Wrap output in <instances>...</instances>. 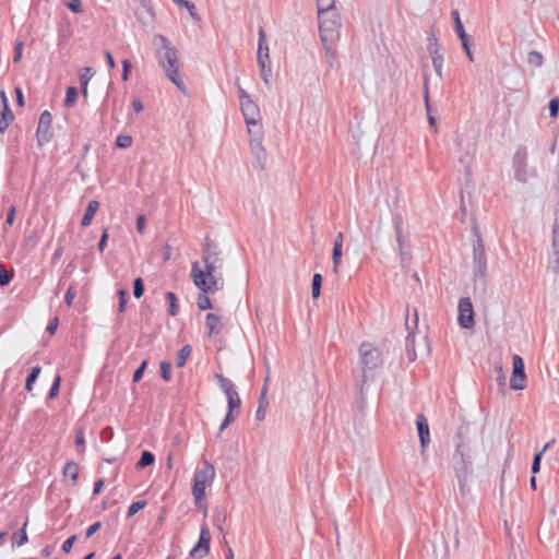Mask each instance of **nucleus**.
<instances>
[{"instance_id": "49", "label": "nucleus", "mask_w": 559, "mask_h": 559, "mask_svg": "<svg viewBox=\"0 0 559 559\" xmlns=\"http://www.w3.org/2000/svg\"><path fill=\"white\" fill-rule=\"evenodd\" d=\"M74 443L78 449H80V452H84L85 450V435H84V428L79 427L75 431V439Z\"/></svg>"}, {"instance_id": "34", "label": "nucleus", "mask_w": 559, "mask_h": 559, "mask_svg": "<svg viewBox=\"0 0 559 559\" xmlns=\"http://www.w3.org/2000/svg\"><path fill=\"white\" fill-rule=\"evenodd\" d=\"M406 354L409 361L416 360L415 337L412 330H409V334L406 336Z\"/></svg>"}, {"instance_id": "56", "label": "nucleus", "mask_w": 559, "mask_h": 559, "mask_svg": "<svg viewBox=\"0 0 559 559\" xmlns=\"http://www.w3.org/2000/svg\"><path fill=\"white\" fill-rule=\"evenodd\" d=\"M235 86L237 88V95H238V99H239V104L240 105L242 103H245V100L252 99L251 96L241 87V85L239 83V79H236Z\"/></svg>"}, {"instance_id": "44", "label": "nucleus", "mask_w": 559, "mask_h": 559, "mask_svg": "<svg viewBox=\"0 0 559 559\" xmlns=\"http://www.w3.org/2000/svg\"><path fill=\"white\" fill-rule=\"evenodd\" d=\"M527 62L535 67H542L544 63V57L539 51L532 50L527 55Z\"/></svg>"}, {"instance_id": "14", "label": "nucleus", "mask_w": 559, "mask_h": 559, "mask_svg": "<svg viewBox=\"0 0 559 559\" xmlns=\"http://www.w3.org/2000/svg\"><path fill=\"white\" fill-rule=\"evenodd\" d=\"M195 286L200 290L198 298H197V306H198L199 310L204 311V310L213 309V304H212L209 295L218 292L221 288L215 287V283H213V282H212V285L202 286L199 284Z\"/></svg>"}, {"instance_id": "2", "label": "nucleus", "mask_w": 559, "mask_h": 559, "mask_svg": "<svg viewBox=\"0 0 559 559\" xmlns=\"http://www.w3.org/2000/svg\"><path fill=\"white\" fill-rule=\"evenodd\" d=\"M155 39H159L164 51H157L156 56L166 78L180 90L186 93V84L179 74V59L177 49L170 44L169 39L164 35H156Z\"/></svg>"}, {"instance_id": "47", "label": "nucleus", "mask_w": 559, "mask_h": 559, "mask_svg": "<svg viewBox=\"0 0 559 559\" xmlns=\"http://www.w3.org/2000/svg\"><path fill=\"white\" fill-rule=\"evenodd\" d=\"M215 378L217 379L218 385L222 391H229L231 389H235V384L233 381L226 377H224L221 373H216Z\"/></svg>"}, {"instance_id": "63", "label": "nucleus", "mask_w": 559, "mask_h": 559, "mask_svg": "<svg viewBox=\"0 0 559 559\" xmlns=\"http://www.w3.org/2000/svg\"><path fill=\"white\" fill-rule=\"evenodd\" d=\"M179 5L185 7L189 11V14L193 20L200 21V16L197 13V8L192 2L185 0V3H180Z\"/></svg>"}, {"instance_id": "62", "label": "nucleus", "mask_w": 559, "mask_h": 559, "mask_svg": "<svg viewBox=\"0 0 559 559\" xmlns=\"http://www.w3.org/2000/svg\"><path fill=\"white\" fill-rule=\"evenodd\" d=\"M495 371L497 373L496 381L498 385L503 390L506 386V376L501 365L496 366Z\"/></svg>"}, {"instance_id": "16", "label": "nucleus", "mask_w": 559, "mask_h": 559, "mask_svg": "<svg viewBox=\"0 0 559 559\" xmlns=\"http://www.w3.org/2000/svg\"><path fill=\"white\" fill-rule=\"evenodd\" d=\"M415 424H416V428H417L420 448H421V451L424 452L426 450V448L428 447V444L430 443L429 424L424 414H418L416 416Z\"/></svg>"}, {"instance_id": "40", "label": "nucleus", "mask_w": 559, "mask_h": 559, "mask_svg": "<svg viewBox=\"0 0 559 559\" xmlns=\"http://www.w3.org/2000/svg\"><path fill=\"white\" fill-rule=\"evenodd\" d=\"M145 506H146V500H138V501L132 502L128 508L126 518L130 519V518L134 516L139 511L144 509Z\"/></svg>"}, {"instance_id": "8", "label": "nucleus", "mask_w": 559, "mask_h": 559, "mask_svg": "<svg viewBox=\"0 0 559 559\" xmlns=\"http://www.w3.org/2000/svg\"><path fill=\"white\" fill-rule=\"evenodd\" d=\"M215 478L214 465L204 460L201 468H197L193 474L191 492L194 499L200 501L205 498V489L207 485H211Z\"/></svg>"}, {"instance_id": "43", "label": "nucleus", "mask_w": 559, "mask_h": 559, "mask_svg": "<svg viewBox=\"0 0 559 559\" xmlns=\"http://www.w3.org/2000/svg\"><path fill=\"white\" fill-rule=\"evenodd\" d=\"M240 405H241V400H240L239 394L238 393L236 395L229 394V399H227V411L231 412V413L237 411V414H238Z\"/></svg>"}, {"instance_id": "3", "label": "nucleus", "mask_w": 559, "mask_h": 559, "mask_svg": "<svg viewBox=\"0 0 559 559\" xmlns=\"http://www.w3.org/2000/svg\"><path fill=\"white\" fill-rule=\"evenodd\" d=\"M319 36L325 53L333 58L331 44H333L340 35L342 26L341 15L335 7L326 9L324 12H318Z\"/></svg>"}, {"instance_id": "35", "label": "nucleus", "mask_w": 559, "mask_h": 559, "mask_svg": "<svg viewBox=\"0 0 559 559\" xmlns=\"http://www.w3.org/2000/svg\"><path fill=\"white\" fill-rule=\"evenodd\" d=\"M62 378L59 373H57L52 380V383L50 385V389L47 394V400H55L60 391Z\"/></svg>"}, {"instance_id": "30", "label": "nucleus", "mask_w": 559, "mask_h": 559, "mask_svg": "<svg viewBox=\"0 0 559 559\" xmlns=\"http://www.w3.org/2000/svg\"><path fill=\"white\" fill-rule=\"evenodd\" d=\"M40 372H41L40 366H35L31 369V371L28 372V374L25 379V390L27 392L31 393L33 391V386H34L36 380L38 379Z\"/></svg>"}, {"instance_id": "64", "label": "nucleus", "mask_w": 559, "mask_h": 559, "mask_svg": "<svg viewBox=\"0 0 559 559\" xmlns=\"http://www.w3.org/2000/svg\"><path fill=\"white\" fill-rule=\"evenodd\" d=\"M146 222H147L146 216L144 214H139L136 216L135 228L139 234H144L145 228H146Z\"/></svg>"}, {"instance_id": "59", "label": "nucleus", "mask_w": 559, "mask_h": 559, "mask_svg": "<svg viewBox=\"0 0 559 559\" xmlns=\"http://www.w3.org/2000/svg\"><path fill=\"white\" fill-rule=\"evenodd\" d=\"M542 457H543V452H537V453L534 454L533 462H532V467H531L533 475H536L537 473H539L540 464H542Z\"/></svg>"}, {"instance_id": "37", "label": "nucleus", "mask_w": 559, "mask_h": 559, "mask_svg": "<svg viewBox=\"0 0 559 559\" xmlns=\"http://www.w3.org/2000/svg\"><path fill=\"white\" fill-rule=\"evenodd\" d=\"M430 48H431V51L432 50H441L442 49L441 45L439 43V39L437 37L436 27L435 26L431 27L430 34L427 37V50L430 51Z\"/></svg>"}, {"instance_id": "4", "label": "nucleus", "mask_w": 559, "mask_h": 559, "mask_svg": "<svg viewBox=\"0 0 559 559\" xmlns=\"http://www.w3.org/2000/svg\"><path fill=\"white\" fill-rule=\"evenodd\" d=\"M473 233L475 235V240L473 242L474 289L476 290L481 286L483 290H485L487 276V255L485 243L477 226L473 228Z\"/></svg>"}, {"instance_id": "25", "label": "nucleus", "mask_w": 559, "mask_h": 559, "mask_svg": "<svg viewBox=\"0 0 559 559\" xmlns=\"http://www.w3.org/2000/svg\"><path fill=\"white\" fill-rule=\"evenodd\" d=\"M154 463H155L154 453H152L148 450H143L141 452L140 459L135 463V468L143 469V468L154 465Z\"/></svg>"}, {"instance_id": "61", "label": "nucleus", "mask_w": 559, "mask_h": 559, "mask_svg": "<svg viewBox=\"0 0 559 559\" xmlns=\"http://www.w3.org/2000/svg\"><path fill=\"white\" fill-rule=\"evenodd\" d=\"M67 8L73 13H82L83 5L81 0H69L66 3Z\"/></svg>"}, {"instance_id": "54", "label": "nucleus", "mask_w": 559, "mask_h": 559, "mask_svg": "<svg viewBox=\"0 0 559 559\" xmlns=\"http://www.w3.org/2000/svg\"><path fill=\"white\" fill-rule=\"evenodd\" d=\"M342 248L341 246H333L332 250V261H333V269L336 271L342 259Z\"/></svg>"}, {"instance_id": "6", "label": "nucleus", "mask_w": 559, "mask_h": 559, "mask_svg": "<svg viewBox=\"0 0 559 559\" xmlns=\"http://www.w3.org/2000/svg\"><path fill=\"white\" fill-rule=\"evenodd\" d=\"M360 366H361V380L360 391H362L365 383L369 379H373V371L381 367L383 364L381 352L373 347L370 343L362 342L359 346Z\"/></svg>"}, {"instance_id": "29", "label": "nucleus", "mask_w": 559, "mask_h": 559, "mask_svg": "<svg viewBox=\"0 0 559 559\" xmlns=\"http://www.w3.org/2000/svg\"><path fill=\"white\" fill-rule=\"evenodd\" d=\"M78 97H79L78 88L75 86H68L66 88V97L63 100V106L66 108L73 107L78 102Z\"/></svg>"}, {"instance_id": "22", "label": "nucleus", "mask_w": 559, "mask_h": 559, "mask_svg": "<svg viewBox=\"0 0 559 559\" xmlns=\"http://www.w3.org/2000/svg\"><path fill=\"white\" fill-rule=\"evenodd\" d=\"M99 209V202L96 200H92L88 202L84 215L81 219V226L82 227H88L93 221L94 215Z\"/></svg>"}, {"instance_id": "57", "label": "nucleus", "mask_w": 559, "mask_h": 559, "mask_svg": "<svg viewBox=\"0 0 559 559\" xmlns=\"http://www.w3.org/2000/svg\"><path fill=\"white\" fill-rule=\"evenodd\" d=\"M549 116L551 118H557L559 115V98L554 97L548 103Z\"/></svg>"}, {"instance_id": "42", "label": "nucleus", "mask_w": 559, "mask_h": 559, "mask_svg": "<svg viewBox=\"0 0 559 559\" xmlns=\"http://www.w3.org/2000/svg\"><path fill=\"white\" fill-rule=\"evenodd\" d=\"M133 139L129 134H119L116 138L115 146L118 148H128L132 145Z\"/></svg>"}, {"instance_id": "15", "label": "nucleus", "mask_w": 559, "mask_h": 559, "mask_svg": "<svg viewBox=\"0 0 559 559\" xmlns=\"http://www.w3.org/2000/svg\"><path fill=\"white\" fill-rule=\"evenodd\" d=\"M207 259L211 262L223 264L222 251L217 243L211 240L209 236L204 238L202 245V261H206Z\"/></svg>"}, {"instance_id": "33", "label": "nucleus", "mask_w": 559, "mask_h": 559, "mask_svg": "<svg viewBox=\"0 0 559 559\" xmlns=\"http://www.w3.org/2000/svg\"><path fill=\"white\" fill-rule=\"evenodd\" d=\"M192 347L191 345L187 344L183 345L177 353L176 357V366L178 368H181L186 365L188 357L191 355Z\"/></svg>"}, {"instance_id": "36", "label": "nucleus", "mask_w": 559, "mask_h": 559, "mask_svg": "<svg viewBox=\"0 0 559 559\" xmlns=\"http://www.w3.org/2000/svg\"><path fill=\"white\" fill-rule=\"evenodd\" d=\"M14 272L7 270L5 265L0 263V287L8 286L13 280Z\"/></svg>"}, {"instance_id": "18", "label": "nucleus", "mask_w": 559, "mask_h": 559, "mask_svg": "<svg viewBox=\"0 0 559 559\" xmlns=\"http://www.w3.org/2000/svg\"><path fill=\"white\" fill-rule=\"evenodd\" d=\"M205 328L210 337L219 334L223 330L222 317L216 313L209 312L205 317Z\"/></svg>"}, {"instance_id": "28", "label": "nucleus", "mask_w": 559, "mask_h": 559, "mask_svg": "<svg viewBox=\"0 0 559 559\" xmlns=\"http://www.w3.org/2000/svg\"><path fill=\"white\" fill-rule=\"evenodd\" d=\"M165 299L168 304V313L171 317H175L179 313V300L177 295L173 292H167L165 294Z\"/></svg>"}, {"instance_id": "5", "label": "nucleus", "mask_w": 559, "mask_h": 559, "mask_svg": "<svg viewBox=\"0 0 559 559\" xmlns=\"http://www.w3.org/2000/svg\"><path fill=\"white\" fill-rule=\"evenodd\" d=\"M204 267L201 269L199 262H192L190 276L193 281L194 285H212V282L215 283V287L223 288V277L219 273V270L223 267V264H218L215 262L202 261Z\"/></svg>"}, {"instance_id": "53", "label": "nucleus", "mask_w": 559, "mask_h": 559, "mask_svg": "<svg viewBox=\"0 0 559 559\" xmlns=\"http://www.w3.org/2000/svg\"><path fill=\"white\" fill-rule=\"evenodd\" d=\"M552 253L555 255V262L557 264V267H559V236L557 235V229H554L552 235Z\"/></svg>"}, {"instance_id": "1", "label": "nucleus", "mask_w": 559, "mask_h": 559, "mask_svg": "<svg viewBox=\"0 0 559 559\" xmlns=\"http://www.w3.org/2000/svg\"><path fill=\"white\" fill-rule=\"evenodd\" d=\"M240 109L247 124L250 150L255 157L259 168H264L266 159V152L262 145L263 141V127L261 122V114L259 106L252 100H245L240 105Z\"/></svg>"}, {"instance_id": "12", "label": "nucleus", "mask_w": 559, "mask_h": 559, "mask_svg": "<svg viewBox=\"0 0 559 559\" xmlns=\"http://www.w3.org/2000/svg\"><path fill=\"white\" fill-rule=\"evenodd\" d=\"M512 166H513V169H514V178L519 182L525 183L527 181V179H528L527 171H526V168H527V151H526L525 146H520L515 151V153L513 155V159H512Z\"/></svg>"}, {"instance_id": "39", "label": "nucleus", "mask_w": 559, "mask_h": 559, "mask_svg": "<svg viewBox=\"0 0 559 559\" xmlns=\"http://www.w3.org/2000/svg\"><path fill=\"white\" fill-rule=\"evenodd\" d=\"M117 296H118V299H119L118 311L120 313H122V312L126 311L127 304H128V300H129V293H128L127 288H120L117 292Z\"/></svg>"}, {"instance_id": "27", "label": "nucleus", "mask_w": 559, "mask_h": 559, "mask_svg": "<svg viewBox=\"0 0 559 559\" xmlns=\"http://www.w3.org/2000/svg\"><path fill=\"white\" fill-rule=\"evenodd\" d=\"M14 120V114L11 108H2L0 111V132L7 131L11 122Z\"/></svg>"}, {"instance_id": "52", "label": "nucleus", "mask_w": 559, "mask_h": 559, "mask_svg": "<svg viewBox=\"0 0 559 559\" xmlns=\"http://www.w3.org/2000/svg\"><path fill=\"white\" fill-rule=\"evenodd\" d=\"M418 321H419L418 311H417V309H414V318H413L412 323L408 322V316L406 317V322H405L407 332L409 333V330H412L414 337H415V333L418 329Z\"/></svg>"}, {"instance_id": "50", "label": "nucleus", "mask_w": 559, "mask_h": 559, "mask_svg": "<svg viewBox=\"0 0 559 559\" xmlns=\"http://www.w3.org/2000/svg\"><path fill=\"white\" fill-rule=\"evenodd\" d=\"M260 70V75L262 81L267 85L270 84V79L272 76V68L271 63H264L262 66H258Z\"/></svg>"}, {"instance_id": "23", "label": "nucleus", "mask_w": 559, "mask_h": 559, "mask_svg": "<svg viewBox=\"0 0 559 559\" xmlns=\"http://www.w3.org/2000/svg\"><path fill=\"white\" fill-rule=\"evenodd\" d=\"M431 57L432 67L435 69L436 74L439 76V79L443 78L442 74V68H443V52L441 50H430L428 51Z\"/></svg>"}, {"instance_id": "24", "label": "nucleus", "mask_w": 559, "mask_h": 559, "mask_svg": "<svg viewBox=\"0 0 559 559\" xmlns=\"http://www.w3.org/2000/svg\"><path fill=\"white\" fill-rule=\"evenodd\" d=\"M27 520L23 523L22 527L14 532L11 537L12 547H21L28 542L26 533Z\"/></svg>"}, {"instance_id": "46", "label": "nucleus", "mask_w": 559, "mask_h": 559, "mask_svg": "<svg viewBox=\"0 0 559 559\" xmlns=\"http://www.w3.org/2000/svg\"><path fill=\"white\" fill-rule=\"evenodd\" d=\"M160 368V378L164 381H170L171 380V364L167 360H163L159 364Z\"/></svg>"}, {"instance_id": "10", "label": "nucleus", "mask_w": 559, "mask_h": 559, "mask_svg": "<svg viewBox=\"0 0 559 559\" xmlns=\"http://www.w3.org/2000/svg\"><path fill=\"white\" fill-rule=\"evenodd\" d=\"M211 548V532L206 524H203L200 530L199 539L189 552V557L193 559H202Z\"/></svg>"}, {"instance_id": "7", "label": "nucleus", "mask_w": 559, "mask_h": 559, "mask_svg": "<svg viewBox=\"0 0 559 559\" xmlns=\"http://www.w3.org/2000/svg\"><path fill=\"white\" fill-rule=\"evenodd\" d=\"M453 464L455 476L457 478L461 491H464L467 477L472 472V460L469 456V448L466 443L460 442L456 444L453 454Z\"/></svg>"}, {"instance_id": "55", "label": "nucleus", "mask_w": 559, "mask_h": 559, "mask_svg": "<svg viewBox=\"0 0 559 559\" xmlns=\"http://www.w3.org/2000/svg\"><path fill=\"white\" fill-rule=\"evenodd\" d=\"M108 239H109V231H108V228L105 227L102 230V235H100V238L97 243V249L99 252H104V250L107 247Z\"/></svg>"}, {"instance_id": "38", "label": "nucleus", "mask_w": 559, "mask_h": 559, "mask_svg": "<svg viewBox=\"0 0 559 559\" xmlns=\"http://www.w3.org/2000/svg\"><path fill=\"white\" fill-rule=\"evenodd\" d=\"M461 40L462 48L467 57V59L473 62L474 53L472 51V37L469 35L463 36L459 38Z\"/></svg>"}, {"instance_id": "19", "label": "nucleus", "mask_w": 559, "mask_h": 559, "mask_svg": "<svg viewBox=\"0 0 559 559\" xmlns=\"http://www.w3.org/2000/svg\"><path fill=\"white\" fill-rule=\"evenodd\" d=\"M428 84H429V78H428V75H425V80H424V99H425V109H426V114H427V120H428L429 127L436 129L437 120H436L435 116H432V114H431V104H430V98H429V87H428Z\"/></svg>"}, {"instance_id": "31", "label": "nucleus", "mask_w": 559, "mask_h": 559, "mask_svg": "<svg viewBox=\"0 0 559 559\" xmlns=\"http://www.w3.org/2000/svg\"><path fill=\"white\" fill-rule=\"evenodd\" d=\"M322 283L323 276L320 273H314L311 281V296L313 299H318L321 296Z\"/></svg>"}, {"instance_id": "21", "label": "nucleus", "mask_w": 559, "mask_h": 559, "mask_svg": "<svg viewBox=\"0 0 559 559\" xmlns=\"http://www.w3.org/2000/svg\"><path fill=\"white\" fill-rule=\"evenodd\" d=\"M94 74H95V71L91 67H84L80 71V74H79L80 90L84 97H87L88 82Z\"/></svg>"}, {"instance_id": "51", "label": "nucleus", "mask_w": 559, "mask_h": 559, "mask_svg": "<svg viewBox=\"0 0 559 559\" xmlns=\"http://www.w3.org/2000/svg\"><path fill=\"white\" fill-rule=\"evenodd\" d=\"M236 415L231 412H226L224 419L221 423L216 437H221V433L235 420Z\"/></svg>"}, {"instance_id": "11", "label": "nucleus", "mask_w": 559, "mask_h": 559, "mask_svg": "<svg viewBox=\"0 0 559 559\" xmlns=\"http://www.w3.org/2000/svg\"><path fill=\"white\" fill-rule=\"evenodd\" d=\"M52 116L49 110H44L38 120V126L36 130L37 144L43 146L49 143L52 139L51 131Z\"/></svg>"}, {"instance_id": "9", "label": "nucleus", "mask_w": 559, "mask_h": 559, "mask_svg": "<svg viewBox=\"0 0 559 559\" xmlns=\"http://www.w3.org/2000/svg\"><path fill=\"white\" fill-rule=\"evenodd\" d=\"M457 323L462 329H472L475 325V312L469 297H461L457 305Z\"/></svg>"}, {"instance_id": "26", "label": "nucleus", "mask_w": 559, "mask_h": 559, "mask_svg": "<svg viewBox=\"0 0 559 559\" xmlns=\"http://www.w3.org/2000/svg\"><path fill=\"white\" fill-rule=\"evenodd\" d=\"M227 519V511L223 507H216L213 510V524L219 530H224V524Z\"/></svg>"}, {"instance_id": "13", "label": "nucleus", "mask_w": 559, "mask_h": 559, "mask_svg": "<svg viewBox=\"0 0 559 559\" xmlns=\"http://www.w3.org/2000/svg\"><path fill=\"white\" fill-rule=\"evenodd\" d=\"M526 373L524 360L520 355L513 356V370L510 379V388L514 391L523 390L525 386Z\"/></svg>"}, {"instance_id": "17", "label": "nucleus", "mask_w": 559, "mask_h": 559, "mask_svg": "<svg viewBox=\"0 0 559 559\" xmlns=\"http://www.w3.org/2000/svg\"><path fill=\"white\" fill-rule=\"evenodd\" d=\"M258 52H257V62L258 66H262L264 63H271L270 60V49L266 40V35L262 26L259 27L258 31Z\"/></svg>"}, {"instance_id": "45", "label": "nucleus", "mask_w": 559, "mask_h": 559, "mask_svg": "<svg viewBox=\"0 0 559 559\" xmlns=\"http://www.w3.org/2000/svg\"><path fill=\"white\" fill-rule=\"evenodd\" d=\"M145 285L142 277H135L133 280V296L139 299L144 295Z\"/></svg>"}, {"instance_id": "60", "label": "nucleus", "mask_w": 559, "mask_h": 559, "mask_svg": "<svg viewBox=\"0 0 559 559\" xmlns=\"http://www.w3.org/2000/svg\"><path fill=\"white\" fill-rule=\"evenodd\" d=\"M15 214H16V206L15 205H11L7 212V217H5V222H4V229L7 227H11L14 223V219H15Z\"/></svg>"}, {"instance_id": "41", "label": "nucleus", "mask_w": 559, "mask_h": 559, "mask_svg": "<svg viewBox=\"0 0 559 559\" xmlns=\"http://www.w3.org/2000/svg\"><path fill=\"white\" fill-rule=\"evenodd\" d=\"M392 226L395 234H403L404 218L401 213H392Z\"/></svg>"}, {"instance_id": "32", "label": "nucleus", "mask_w": 559, "mask_h": 559, "mask_svg": "<svg viewBox=\"0 0 559 559\" xmlns=\"http://www.w3.org/2000/svg\"><path fill=\"white\" fill-rule=\"evenodd\" d=\"M451 17H452L453 23H454V31H455L456 36L460 38V37L468 35L465 32V28H464V25L462 23L460 13H459V11L456 9L451 11Z\"/></svg>"}, {"instance_id": "48", "label": "nucleus", "mask_w": 559, "mask_h": 559, "mask_svg": "<svg viewBox=\"0 0 559 559\" xmlns=\"http://www.w3.org/2000/svg\"><path fill=\"white\" fill-rule=\"evenodd\" d=\"M147 366H148V360L147 359L142 360L140 366L133 372V376H132L133 383L140 382V380L143 378V374H144Z\"/></svg>"}, {"instance_id": "58", "label": "nucleus", "mask_w": 559, "mask_h": 559, "mask_svg": "<svg viewBox=\"0 0 559 559\" xmlns=\"http://www.w3.org/2000/svg\"><path fill=\"white\" fill-rule=\"evenodd\" d=\"M122 64V73H121V80L123 82H127L130 78L131 70H132V63L130 60L124 59L121 61Z\"/></svg>"}, {"instance_id": "20", "label": "nucleus", "mask_w": 559, "mask_h": 559, "mask_svg": "<svg viewBox=\"0 0 559 559\" xmlns=\"http://www.w3.org/2000/svg\"><path fill=\"white\" fill-rule=\"evenodd\" d=\"M80 466L74 461H68L62 468V475L66 479L71 480V485L74 486L79 479Z\"/></svg>"}]
</instances>
